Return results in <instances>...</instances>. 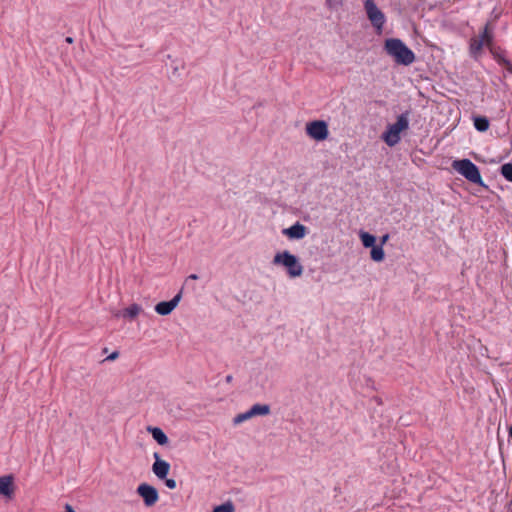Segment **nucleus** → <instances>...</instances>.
Returning <instances> with one entry per match:
<instances>
[{
	"label": "nucleus",
	"mask_w": 512,
	"mask_h": 512,
	"mask_svg": "<svg viewBox=\"0 0 512 512\" xmlns=\"http://www.w3.org/2000/svg\"><path fill=\"white\" fill-rule=\"evenodd\" d=\"M452 168L469 182L484 186L478 167L469 159L454 160Z\"/></svg>",
	"instance_id": "20e7f679"
},
{
	"label": "nucleus",
	"mask_w": 512,
	"mask_h": 512,
	"mask_svg": "<svg viewBox=\"0 0 512 512\" xmlns=\"http://www.w3.org/2000/svg\"><path fill=\"white\" fill-rule=\"evenodd\" d=\"M364 8L367 17L377 32H381L386 22L384 13L377 7L374 0H365Z\"/></svg>",
	"instance_id": "39448f33"
},
{
	"label": "nucleus",
	"mask_w": 512,
	"mask_h": 512,
	"mask_svg": "<svg viewBox=\"0 0 512 512\" xmlns=\"http://www.w3.org/2000/svg\"><path fill=\"white\" fill-rule=\"evenodd\" d=\"M165 485L169 488V489H175L177 484H176V481L174 479H166L165 481Z\"/></svg>",
	"instance_id": "4be33fe9"
},
{
	"label": "nucleus",
	"mask_w": 512,
	"mask_h": 512,
	"mask_svg": "<svg viewBox=\"0 0 512 512\" xmlns=\"http://www.w3.org/2000/svg\"><path fill=\"white\" fill-rule=\"evenodd\" d=\"M65 41H66L67 43L71 44V43H73V38H72V37H67V38L65 39Z\"/></svg>",
	"instance_id": "bb28decb"
},
{
	"label": "nucleus",
	"mask_w": 512,
	"mask_h": 512,
	"mask_svg": "<svg viewBox=\"0 0 512 512\" xmlns=\"http://www.w3.org/2000/svg\"><path fill=\"white\" fill-rule=\"evenodd\" d=\"M474 127L480 132H485L489 128V121L486 117H481V116L475 117L474 118Z\"/></svg>",
	"instance_id": "a211bd4d"
},
{
	"label": "nucleus",
	"mask_w": 512,
	"mask_h": 512,
	"mask_svg": "<svg viewBox=\"0 0 512 512\" xmlns=\"http://www.w3.org/2000/svg\"><path fill=\"white\" fill-rule=\"evenodd\" d=\"M270 413V406L267 404H254L251 408L243 413L236 415L233 418L234 425H240L241 423L256 417V416H266Z\"/></svg>",
	"instance_id": "0eeeda50"
},
{
	"label": "nucleus",
	"mask_w": 512,
	"mask_h": 512,
	"mask_svg": "<svg viewBox=\"0 0 512 512\" xmlns=\"http://www.w3.org/2000/svg\"><path fill=\"white\" fill-rule=\"evenodd\" d=\"M154 457L155 462L152 465V471L159 479H165L169 473L170 464L167 461L160 459L158 453H155Z\"/></svg>",
	"instance_id": "9b49d317"
},
{
	"label": "nucleus",
	"mask_w": 512,
	"mask_h": 512,
	"mask_svg": "<svg viewBox=\"0 0 512 512\" xmlns=\"http://www.w3.org/2000/svg\"><path fill=\"white\" fill-rule=\"evenodd\" d=\"M235 508L231 502L223 503L219 506H216L212 512H234Z\"/></svg>",
	"instance_id": "aec40b11"
},
{
	"label": "nucleus",
	"mask_w": 512,
	"mask_h": 512,
	"mask_svg": "<svg viewBox=\"0 0 512 512\" xmlns=\"http://www.w3.org/2000/svg\"><path fill=\"white\" fill-rule=\"evenodd\" d=\"M147 431L151 433L153 439L159 444V445H166L168 443V437L163 432L162 429L158 427H147Z\"/></svg>",
	"instance_id": "ddd939ff"
},
{
	"label": "nucleus",
	"mask_w": 512,
	"mask_h": 512,
	"mask_svg": "<svg viewBox=\"0 0 512 512\" xmlns=\"http://www.w3.org/2000/svg\"><path fill=\"white\" fill-rule=\"evenodd\" d=\"M307 233V227L300 222H296L292 226L282 230V234L291 240H301L307 235Z\"/></svg>",
	"instance_id": "9d476101"
},
{
	"label": "nucleus",
	"mask_w": 512,
	"mask_h": 512,
	"mask_svg": "<svg viewBox=\"0 0 512 512\" xmlns=\"http://www.w3.org/2000/svg\"><path fill=\"white\" fill-rule=\"evenodd\" d=\"M188 280H197L198 279V275L196 274H190L187 278Z\"/></svg>",
	"instance_id": "393cba45"
},
{
	"label": "nucleus",
	"mask_w": 512,
	"mask_h": 512,
	"mask_svg": "<svg viewBox=\"0 0 512 512\" xmlns=\"http://www.w3.org/2000/svg\"><path fill=\"white\" fill-rule=\"evenodd\" d=\"M389 239V234H385L383 235L381 238H380V245L379 246H382L388 241Z\"/></svg>",
	"instance_id": "b1692460"
},
{
	"label": "nucleus",
	"mask_w": 512,
	"mask_h": 512,
	"mask_svg": "<svg viewBox=\"0 0 512 512\" xmlns=\"http://www.w3.org/2000/svg\"><path fill=\"white\" fill-rule=\"evenodd\" d=\"M484 42L481 39H478L477 37H474L470 41V52L474 57H477L484 47Z\"/></svg>",
	"instance_id": "dca6fc26"
},
{
	"label": "nucleus",
	"mask_w": 512,
	"mask_h": 512,
	"mask_svg": "<svg viewBox=\"0 0 512 512\" xmlns=\"http://www.w3.org/2000/svg\"><path fill=\"white\" fill-rule=\"evenodd\" d=\"M408 128L409 118L406 113H403L397 117L395 123L387 125L381 138L389 147H394L400 142L402 133L407 131Z\"/></svg>",
	"instance_id": "f03ea898"
},
{
	"label": "nucleus",
	"mask_w": 512,
	"mask_h": 512,
	"mask_svg": "<svg viewBox=\"0 0 512 512\" xmlns=\"http://www.w3.org/2000/svg\"><path fill=\"white\" fill-rule=\"evenodd\" d=\"M384 50L396 64L409 66L415 61L414 52L398 38L386 39Z\"/></svg>",
	"instance_id": "f257e3e1"
},
{
	"label": "nucleus",
	"mask_w": 512,
	"mask_h": 512,
	"mask_svg": "<svg viewBox=\"0 0 512 512\" xmlns=\"http://www.w3.org/2000/svg\"><path fill=\"white\" fill-rule=\"evenodd\" d=\"M118 356H119L118 352H113L105 358V361H113V360L117 359Z\"/></svg>",
	"instance_id": "5701e85b"
},
{
	"label": "nucleus",
	"mask_w": 512,
	"mask_h": 512,
	"mask_svg": "<svg viewBox=\"0 0 512 512\" xmlns=\"http://www.w3.org/2000/svg\"><path fill=\"white\" fill-rule=\"evenodd\" d=\"M143 311L139 304L133 303L122 311V317L129 320L135 319Z\"/></svg>",
	"instance_id": "4468645a"
},
{
	"label": "nucleus",
	"mask_w": 512,
	"mask_h": 512,
	"mask_svg": "<svg viewBox=\"0 0 512 512\" xmlns=\"http://www.w3.org/2000/svg\"><path fill=\"white\" fill-rule=\"evenodd\" d=\"M501 174L503 175V177L506 180L512 182V164L511 163H506V164L502 165V167H501Z\"/></svg>",
	"instance_id": "412c9836"
},
{
	"label": "nucleus",
	"mask_w": 512,
	"mask_h": 512,
	"mask_svg": "<svg viewBox=\"0 0 512 512\" xmlns=\"http://www.w3.org/2000/svg\"><path fill=\"white\" fill-rule=\"evenodd\" d=\"M182 298L181 292L176 294L170 301H162L155 305V311L161 316H167L178 306Z\"/></svg>",
	"instance_id": "1a4fd4ad"
},
{
	"label": "nucleus",
	"mask_w": 512,
	"mask_h": 512,
	"mask_svg": "<svg viewBox=\"0 0 512 512\" xmlns=\"http://www.w3.org/2000/svg\"><path fill=\"white\" fill-rule=\"evenodd\" d=\"M66 512H75L70 505H66Z\"/></svg>",
	"instance_id": "a878e982"
},
{
	"label": "nucleus",
	"mask_w": 512,
	"mask_h": 512,
	"mask_svg": "<svg viewBox=\"0 0 512 512\" xmlns=\"http://www.w3.org/2000/svg\"><path fill=\"white\" fill-rule=\"evenodd\" d=\"M137 494L143 499L145 506L152 507L159 500V493L155 487L147 483H141L137 487Z\"/></svg>",
	"instance_id": "6e6552de"
},
{
	"label": "nucleus",
	"mask_w": 512,
	"mask_h": 512,
	"mask_svg": "<svg viewBox=\"0 0 512 512\" xmlns=\"http://www.w3.org/2000/svg\"><path fill=\"white\" fill-rule=\"evenodd\" d=\"M273 264L284 267L290 278H298L303 274V266L298 257L287 250L276 253Z\"/></svg>",
	"instance_id": "7ed1b4c3"
},
{
	"label": "nucleus",
	"mask_w": 512,
	"mask_h": 512,
	"mask_svg": "<svg viewBox=\"0 0 512 512\" xmlns=\"http://www.w3.org/2000/svg\"><path fill=\"white\" fill-rule=\"evenodd\" d=\"M370 257L375 262H382L385 258L383 247L379 245H374L371 247Z\"/></svg>",
	"instance_id": "f3484780"
},
{
	"label": "nucleus",
	"mask_w": 512,
	"mask_h": 512,
	"mask_svg": "<svg viewBox=\"0 0 512 512\" xmlns=\"http://www.w3.org/2000/svg\"><path fill=\"white\" fill-rule=\"evenodd\" d=\"M306 134L315 141H324L328 138V124L323 120L308 122L305 127Z\"/></svg>",
	"instance_id": "423d86ee"
},
{
	"label": "nucleus",
	"mask_w": 512,
	"mask_h": 512,
	"mask_svg": "<svg viewBox=\"0 0 512 512\" xmlns=\"http://www.w3.org/2000/svg\"><path fill=\"white\" fill-rule=\"evenodd\" d=\"M477 38L483 40L485 46H490L491 45V43H492V33L490 32V29H489L488 25H486L484 27L483 32Z\"/></svg>",
	"instance_id": "6ab92c4d"
},
{
	"label": "nucleus",
	"mask_w": 512,
	"mask_h": 512,
	"mask_svg": "<svg viewBox=\"0 0 512 512\" xmlns=\"http://www.w3.org/2000/svg\"><path fill=\"white\" fill-rule=\"evenodd\" d=\"M13 479L11 476L0 477V495L11 497L13 494Z\"/></svg>",
	"instance_id": "f8f14e48"
},
{
	"label": "nucleus",
	"mask_w": 512,
	"mask_h": 512,
	"mask_svg": "<svg viewBox=\"0 0 512 512\" xmlns=\"http://www.w3.org/2000/svg\"><path fill=\"white\" fill-rule=\"evenodd\" d=\"M359 237H360V240L362 242V245L365 247V248H371L375 245V242H376V237L366 231H360L359 232Z\"/></svg>",
	"instance_id": "2eb2a0df"
}]
</instances>
